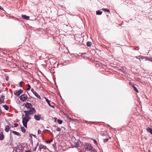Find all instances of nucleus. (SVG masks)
I'll list each match as a JSON object with an SVG mask.
<instances>
[{"label":"nucleus","mask_w":152,"mask_h":152,"mask_svg":"<svg viewBox=\"0 0 152 152\" xmlns=\"http://www.w3.org/2000/svg\"><path fill=\"white\" fill-rule=\"evenodd\" d=\"M22 122L23 126L26 128L27 127V124L31 119L30 117L25 116L24 115H22Z\"/></svg>","instance_id":"obj_1"},{"label":"nucleus","mask_w":152,"mask_h":152,"mask_svg":"<svg viewBox=\"0 0 152 152\" xmlns=\"http://www.w3.org/2000/svg\"><path fill=\"white\" fill-rule=\"evenodd\" d=\"M24 112L25 113V116L30 117L29 115H33L35 114L36 112L34 108H31L28 111H24Z\"/></svg>","instance_id":"obj_2"},{"label":"nucleus","mask_w":152,"mask_h":152,"mask_svg":"<svg viewBox=\"0 0 152 152\" xmlns=\"http://www.w3.org/2000/svg\"><path fill=\"white\" fill-rule=\"evenodd\" d=\"M85 148L88 151H91V152H96V149L94 148L89 143L85 145Z\"/></svg>","instance_id":"obj_3"},{"label":"nucleus","mask_w":152,"mask_h":152,"mask_svg":"<svg viewBox=\"0 0 152 152\" xmlns=\"http://www.w3.org/2000/svg\"><path fill=\"white\" fill-rule=\"evenodd\" d=\"M28 98L26 94H23L21 95L20 97V100L23 102H24Z\"/></svg>","instance_id":"obj_4"},{"label":"nucleus","mask_w":152,"mask_h":152,"mask_svg":"<svg viewBox=\"0 0 152 152\" xmlns=\"http://www.w3.org/2000/svg\"><path fill=\"white\" fill-rule=\"evenodd\" d=\"M23 92V90L21 89L19 90L18 91H16L14 92L15 94L17 96H19Z\"/></svg>","instance_id":"obj_5"},{"label":"nucleus","mask_w":152,"mask_h":152,"mask_svg":"<svg viewBox=\"0 0 152 152\" xmlns=\"http://www.w3.org/2000/svg\"><path fill=\"white\" fill-rule=\"evenodd\" d=\"M39 151H41V149H46L47 148V147L43 145L40 144L39 145Z\"/></svg>","instance_id":"obj_6"},{"label":"nucleus","mask_w":152,"mask_h":152,"mask_svg":"<svg viewBox=\"0 0 152 152\" xmlns=\"http://www.w3.org/2000/svg\"><path fill=\"white\" fill-rule=\"evenodd\" d=\"M25 107L28 109H30L31 108H32V105L30 103H26L25 105Z\"/></svg>","instance_id":"obj_7"},{"label":"nucleus","mask_w":152,"mask_h":152,"mask_svg":"<svg viewBox=\"0 0 152 152\" xmlns=\"http://www.w3.org/2000/svg\"><path fill=\"white\" fill-rule=\"evenodd\" d=\"M41 118V115H35L34 116V118L37 121H39Z\"/></svg>","instance_id":"obj_8"},{"label":"nucleus","mask_w":152,"mask_h":152,"mask_svg":"<svg viewBox=\"0 0 152 152\" xmlns=\"http://www.w3.org/2000/svg\"><path fill=\"white\" fill-rule=\"evenodd\" d=\"M22 18L24 19L28 20L29 18V16H27L26 15H23L22 16Z\"/></svg>","instance_id":"obj_9"},{"label":"nucleus","mask_w":152,"mask_h":152,"mask_svg":"<svg viewBox=\"0 0 152 152\" xmlns=\"http://www.w3.org/2000/svg\"><path fill=\"white\" fill-rule=\"evenodd\" d=\"M147 131L149 132L151 134H152V129L149 127H148L146 129Z\"/></svg>","instance_id":"obj_10"},{"label":"nucleus","mask_w":152,"mask_h":152,"mask_svg":"<svg viewBox=\"0 0 152 152\" xmlns=\"http://www.w3.org/2000/svg\"><path fill=\"white\" fill-rule=\"evenodd\" d=\"M12 133L14 134L17 135L19 136H20V133L16 131H13L12 132Z\"/></svg>","instance_id":"obj_11"},{"label":"nucleus","mask_w":152,"mask_h":152,"mask_svg":"<svg viewBox=\"0 0 152 152\" xmlns=\"http://www.w3.org/2000/svg\"><path fill=\"white\" fill-rule=\"evenodd\" d=\"M4 96H1V98L0 99V104L1 103L3 102L4 101Z\"/></svg>","instance_id":"obj_12"},{"label":"nucleus","mask_w":152,"mask_h":152,"mask_svg":"<svg viewBox=\"0 0 152 152\" xmlns=\"http://www.w3.org/2000/svg\"><path fill=\"white\" fill-rule=\"evenodd\" d=\"M5 130L6 132H9V127L7 125L5 126Z\"/></svg>","instance_id":"obj_13"},{"label":"nucleus","mask_w":152,"mask_h":152,"mask_svg":"<svg viewBox=\"0 0 152 152\" xmlns=\"http://www.w3.org/2000/svg\"><path fill=\"white\" fill-rule=\"evenodd\" d=\"M4 138V135L2 132H1L0 134V140H2Z\"/></svg>","instance_id":"obj_14"},{"label":"nucleus","mask_w":152,"mask_h":152,"mask_svg":"<svg viewBox=\"0 0 152 152\" xmlns=\"http://www.w3.org/2000/svg\"><path fill=\"white\" fill-rule=\"evenodd\" d=\"M102 12L99 10L96 11V14L97 15H100L102 14Z\"/></svg>","instance_id":"obj_15"},{"label":"nucleus","mask_w":152,"mask_h":152,"mask_svg":"<svg viewBox=\"0 0 152 152\" xmlns=\"http://www.w3.org/2000/svg\"><path fill=\"white\" fill-rule=\"evenodd\" d=\"M34 94L35 95V96L38 98L39 99H41V97L38 94H37L36 92H34Z\"/></svg>","instance_id":"obj_16"},{"label":"nucleus","mask_w":152,"mask_h":152,"mask_svg":"<svg viewBox=\"0 0 152 152\" xmlns=\"http://www.w3.org/2000/svg\"><path fill=\"white\" fill-rule=\"evenodd\" d=\"M45 98L46 100V101L48 103V105L50 106H51V105L50 104V101L48 99H47L46 97H45Z\"/></svg>","instance_id":"obj_17"},{"label":"nucleus","mask_w":152,"mask_h":152,"mask_svg":"<svg viewBox=\"0 0 152 152\" xmlns=\"http://www.w3.org/2000/svg\"><path fill=\"white\" fill-rule=\"evenodd\" d=\"M132 86L133 88L134 91H136V92H137V93H138L139 92L137 88L136 87H135L134 85H133Z\"/></svg>","instance_id":"obj_18"},{"label":"nucleus","mask_w":152,"mask_h":152,"mask_svg":"<svg viewBox=\"0 0 152 152\" xmlns=\"http://www.w3.org/2000/svg\"><path fill=\"white\" fill-rule=\"evenodd\" d=\"M145 58H146V61L147 60L148 61H152V58L147 57Z\"/></svg>","instance_id":"obj_19"},{"label":"nucleus","mask_w":152,"mask_h":152,"mask_svg":"<svg viewBox=\"0 0 152 152\" xmlns=\"http://www.w3.org/2000/svg\"><path fill=\"white\" fill-rule=\"evenodd\" d=\"M21 131L23 133H25L26 132V131L24 127L23 126L21 127Z\"/></svg>","instance_id":"obj_20"},{"label":"nucleus","mask_w":152,"mask_h":152,"mask_svg":"<svg viewBox=\"0 0 152 152\" xmlns=\"http://www.w3.org/2000/svg\"><path fill=\"white\" fill-rule=\"evenodd\" d=\"M102 10L105 12H110V11L109 10L105 8H102Z\"/></svg>","instance_id":"obj_21"},{"label":"nucleus","mask_w":152,"mask_h":152,"mask_svg":"<svg viewBox=\"0 0 152 152\" xmlns=\"http://www.w3.org/2000/svg\"><path fill=\"white\" fill-rule=\"evenodd\" d=\"M86 44H87V45L88 46H89V47L91 46V42H87Z\"/></svg>","instance_id":"obj_22"},{"label":"nucleus","mask_w":152,"mask_h":152,"mask_svg":"<svg viewBox=\"0 0 152 152\" xmlns=\"http://www.w3.org/2000/svg\"><path fill=\"white\" fill-rule=\"evenodd\" d=\"M3 107L6 110H8L9 109V107L8 106L6 105H4Z\"/></svg>","instance_id":"obj_23"},{"label":"nucleus","mask_w":152,"mask_h":152,"mask_svg":"<svg viewBox=\"0 0 152 152\" xmlns=\"http://www.w3.org/2000/svg\"><path fill=\"white\" fill-rule=\"evenodd\" d=\"M139 57L141 59H145V60L146 59V58H145L147 57H144L143 56H139Z\"/></svg>","instance_id":"obj_24"},{"label":"nucleus","mask_w":152,"mask_h":152,"mask_svg":"<svg viewBox=\"0 0 152 152\" xmlns=\"http://www.w3.org/2000/svg\"><path fill=\"white\" fill-rule=\"evenodd\" d=\"M27 86H28V88L27 89V90L28 91L30 90V89L31 88V86L28 84Z\"/></svg>","instance_id":"obj_25"},{"label":"nucleus","mask_w":152,"mask_h":152,"mask_svg":"<svg viewBox=\"0 0 152 152\" xmlns=\"http://www.w3.org/2000/svg\"><path fill=\"white\" fill-rule=\"evenodd\" d=\"M53 140V139H51L47 141L46 142L47 143H49L51 142Z\"/></svg>","instance_id":"obj_26"},{"label":"nucleus","mask_w":152,"mask_h":152,"mask_svg":"<svg viewBox=\"0 0 152 152\" xmlns=\"http://www.w3.org/2000/svg\"><path fill=\"white\" fill-rule=\"evenodd\" d=\"M58 123L60 124H62V123L63 122L62 121L59 120V119L58 120Z\"/></svg>","instance_id":"obj_27"},{"label":"nucleus","mask_w":152,"mask_h":152,"mask_svg":"<svg viewBox=\"0 0 152 152\" xmlns=\"http://www.w3.org/2000/svg\"><path fill=\"white\" fill-rule=\"evenodd\" d=\"M61 129L59 127H57L56 129V130L58 132H60L61 131Z\"/></svg>","instance_id":"obj_28"},{"label":"nucleus","mask_w":152,"mask_h":152,"mask_svg":"<svg viewBox=\"0 0 152 152\" xmlns=\"http://www.w3.org/2000/svg\"><path fill=\"white\" fill-rule=\"evenodd\" d=\"M91 140L94 141V143L95 144H97V141H96V140L95 139H91Z\"/></svg>","instance_id":"obj_29"},{"label":"nucleus","mask_w":152,"mask_h":152,"mask_svg":"<svg viewBox=\"0 0 152 152\" xmlns=\"http://www.w3.org/2000/svg\"><path fill=\"white\" fill-rule=\"evenodd\" d=\"M80 145L79 144L77 143L75 145V147L76 148H78L80 147Z\"/></svg>","instance_id":"obj_30"},{"label":"nucleus","mask_w":152,"mask_h":152,"mask_svg":"<svg viewBox=\"0 0 152 152\" xmlns=\"http://www.w3.org/2000/svg\"><path fill=\"white\" fill-rule=\"evenodd\" d=\"M31 91L33 94H34V92H35V91H34V90L33 88H31Z\"/></svg>","instance_id":"obj_31"},{"label":"nucleus","mask_w":152,"mask_h":152,"mask_svg":"<svg viewBox=\"0 0 152 152\" xmlns=\"http://www.w3.org/2000/svg\"><path fill=\"white\" fill-rule=\"evenodd\" d=\"M108 140V139H105L104 140V142H107V141Z\"/></svg>","instance_id":"obj_32"},{"label":"nucleus","mask_w":152,"mask_h":152,"mask_svg":"<svg viewBox=\"0 0 152 152\" xmlns=\"http://www.w3.org/2000/svg\"><path fill=\"white\" fill-rule=\"evenodd\" d=\"M41 131L40 130H38V134H39L41 133Z\"/></svg>","instance_id":"obj_33"},{"label":"nucleus","mask_w":152,"mask_h":152,"mask_svg":"<svg viewBox=\"0 0 152 152\" xmlns=\"http://www.w3.org/2000/svg\"><path fill=\"white\" fill-rule=\"evenodd\" d=\"M18 124L15 123L14 124V127H16L18 126Z\"/></svg>","instance_id":"obj_34"},{"label":"nucleus","mask_w":152,"mask_h":152,"mask_svg":"<svg viewBox=\"0 0 152 152\" xmlns=\"http://www.w3.org/2000/svg\"><path fill=\"white\" fill-rule=\"evenodd\" d=\"M38 145H39V143H38V142H37V143L36 145V147H37L38 146Z\"/></svg>","instance_id":"obj_35"},{"label":"nucleus","mask_w":152,"mask_h":152,"mask_svg":"<svg viewBox=\"0 0 152 152\" xmlns=\"http://www.w3.org/2000/svg\"><path fill=\"white\" fill-rule=\"evenodd\" d=\"M101 135H102V136H104L105 135V134H104V133H103L102 132L101 133Z\"/></svg>","instance_id":"obj_36"},{"label":"nucleus","mask_w":152,"mask_h":152,"mask_svg":"<svg viewBox=\"0 0 152 152\" xmlns=\"http://www.w3.org/2000/svg\"><path fill=\"white\" fill-rule=\"evenodd\" d=\"M37 148V147H36L34 148V151H35L36 150V149Z\"/></svg>","instance_id":"obj_37"},{"label":"nucleus","mask_w":152,"mask_h":152,"mask_svg":"<svg viewBox=\"0 0 152 152\" xmlns=\"http://www.w3.org/2000/svg\"><path fill=\"white\" fill-rule=\"evenodd\" d=\"M0 9L3 10V8H2L0 6Z\"/></svg>","instance_id":"obj_38"},{"label":"nucleus","mask_w":152,"mask_h":152,"mask_svg":"<svg viewBox=\"0 0 152 152\" xmlns=\"http://www.w3.org/2000/svg\"><path fill=\"white\" fill-rule=\"evenodd\" d=\"M48 131V130H44V131H43V132H45V131Z\"/></svg>","instance_id":"obj_39"},{"label":"nucleus","mask_w":152,"mask_h":152,"mask_svg":"<svg viewBox=\"0 0 152 152\" xmlns=\"http://www.w3.org/2000/svg\"><path fill=\"white\" fill-rule=\"evenodd\" d=\"M25 152H31L29 151H26Z\"/></svg>","instance_id":"obj_40"},{"label":"nucleus","mask_w":152,"mask_h":152,"mask_svg":"<svg viewBox=\"0 0 152 152\" xmlns=\"http://www.w3.org/2000/svg\"><path fill=\"white\" fill-rule=\"evenodd\" d=\"M135 57L137 59H139V58H138L139 56H136Z\"/></svg>","instance_id":"obj_41"},{"label":"nucleus","mask_w":152,"mask_h":152,"mask_svg":"<svg viewBox=\"0 0 152 152\" xmlns=\"http://www.w3.org/2000/svg\"><path fill=\"white\" fill-rule=\"evenodd\" d=\"M23 83L22 82H20V83Z\"/></svg>","instance_id":"obj_42"},{"label":"nucleus","mask_w":152,"mask_h":152,"mask_svg":"<svg viewBox=\"0 0 152 152\" xmlns=\"http://www.w3.org/2000/svg\"><path fill=\"white\" fill-rule=\"evenodd\" d=\"M51 107H53V106H52Z\"/></svg>","instance_id":"obj_43"},{"label":"nucleus","mask_w":152,"mask_h":152,"mask_svg":"<svg viewBox=\"0 0 152 152\" xmlns=\"http://www.w3.org/2000/svg\"><path fill=\"white\" fill-rule=\"evenodd\" d=\"M7 78H6V80H7Z\"/></svg>","instance_id":"obj_44"},{"label":"nucleus","mask_w":152,"mask_h":152,"mask_svg":"<svg viewBox=\"0 0 152 152\" xmlns=\"http://www.w3.org/2000/svg\"><path fill=\"white\" fill-rule=\"evenodd\" d=\"M1 92V91L0 90V93Z\"/></svg>","instance_id":"obj_45"}]
</instances>
